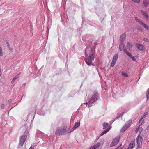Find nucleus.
Returning a JSON list of instances; mask_svg holds the SVG:
<instances>
[{
    "instance_id": "nucleus-1",
    "label": "nucleus",
    "mask_w": 149,
    "mask_h": 149,
    "mask_svg": "<svg viewBox=\"0 0 149 149\" xmlns=\"http://www.w3.org/2000/svg\"><path fill=\"white\" fill-rule=\"evenodd\" d=\"M69 130V128L67 127H61L56 130L55 133L58 135H62L70 133Z\"/></svg>"
},
{
    "instance_id": "nucleus-2",
    "label": "nucleus",
    "mask_w": 149,
    "mask_h": 149,
    "mask_svg": "<svg viewBox=\"0 0 149 149\" xmlns=\"http://www.w3.org/2000/svg\"><path fill=\"white\" fill-rule=\"evenodd\" d=\"M97 96L96 94H95L92 97V98L90 99L89 100V102L87 103L88 107L91 106V104L93 102H95L97 100Z\"/></svg>"
},
{
    "instance_id": "nucleus-3",
    "label": "nucleus",
    "mask_w": 149,
    "mask_h": 149,
    "mask_svg": "<svg viewBox=\"0 0 149 149\" xmlns=\"http://www.w3.org/2000/svg\"><path fill=\"white\" fill-rule=\"evenodd\" d=\"M136 141L137 143V147L141 148L142 146V138L141 136L138 135L136 138Z\"/></svg>"
},
{
    "instance_id": "nucleus-4",
    "label": "nucleus",
    "mask_w": 149,
    "mask_h": 149,
    "mask_svg": "<svg viewBox=\"0 0 149 149\" xmlns=\"http://www.w3.org/2000/svg\"><path fill=\"white\" fill-rule=\"evenodd\" d=\"M26 138L27 136L26 135H23L20 137L19 143V146H22L23 145Z\"/></svg>"
},
{
    "instance_id": "nucleus-5",
    "label": "nucleus",
    "mask_w": 149,
    "mask_h": 149,
    "mask_svg": "<svg viewBox=\"0 0 149 149\" xmlns=\"http://www.w3.org/2000/svg\"><path fill=\"white\" fill-rule=\"evenodd\" d=\"M120 136H119L115 138L111 144L110 146L111 147H113L116 145L119 142L120 139Z\"/></svg>"
},
{
    "instance_id": "nucleus-6",
    "label": "nucleus",
    "mask_w": 149,
    "mask_h": 149,
    "mask_svg": "<svg viewBox=\"0 0 149 149\" xmlns=\"http://www.w3.org/2000/svg\"><path fill=\"white\" fill-rule=\"evenodd\" d=\"M94 59V56L92 54H91L88 58L86 60V63L89 65L92 62V61Z\"/></svg>"
},
{
    "instance_id": "nucleus-7",
    "label": "nucleus",
    "mask_w": 149,
    "mask_h": 149,
    "mask_svg": "<svg viewBox=\"0 0 149 149\" xmlns=\"http://www.w3.org/2000/svg\"><path fill=\"white\" fill-rule=\"evenodd\" d=\"M132 121L131 120H129L128 122V124H126L122 128L121 130V131L122 132L125 131V130L129 127L131 123H132Z\"/></svg>"
},
{
    "instance_id": "nucleus-8",
    "label": "nucleus",
    "mask_w": 149,
    "mask_h": 149,
    "mask_svg": "<svg viewBox=\"0 0 149 149\" xmlns=\"http://www.w3.org/2000/svg\"><path fill=\"white\" fill-rule=\"evenodd\" d=\"M136 46L138 49L142 51H144L145 50V47L142 45L136 44Z\"/></svg>"
},
{
    "instance_id": "nucleus-9",
    "label": "nucleus",
    "mask_w": 149,
    "mask_h": 149,
    "mask_svg": "<svg viewBox=\"0 0 149 149\" xmlns=\"http://www.w3.org/2000/svg\"><path fill=\"white\" fill-rule=\"evenodd\" d=\"M101 144L100 143H98L93 146H91L89 149H96L101 145Z\"/></svg>"
},
{
    "instance_id": "nucleus-10",
    "label": "nucleus",
    "mask_w": 149,
    "mask_h": 149,
    "mask_svg": "<svg viewBox=\"0 0 149 149\" xmlns=\"http://www.w3.org/2000/svg\"><path fill=\"white\" fill-rule=\"evenodd\" d=\"M125 52L127 54L128 56L131 59L134 61H136V59L130 53H129L127 50H124Z\"/></svg>"
},
{
    "instance_id": "nucleus-11",
    "label": "nucleus",
    "mask_w": 149,
    "mask_h": 149,
    "mask_svg": "<svg viewBox=\"0 0 149 149\" xmlns=\"http://www.w3.org/2000/svg\"><path fill=\"white\" fill-rule=\"evenodd\" d=\"M80 125V123L79 122L78 123H76L75 125H74L73 127L72 128L70 132H72L75 130L77 128L79 127Z\"/></svg>"
},
{
    "instance_id": "nucleus-12",
    "label": "nucleus",
    "mask_w": 149,
    "mask_h": 149,
    "mask_svg": "<svg viewBox=\"0 0 149 149\" xmlns=\"http://www.w3.org/2000/svg\"><path fill=\"white\" fill-rule=\"evenodd\" d=\"M134 142L133 141H131L127 149H132L134 147Z\"/></svg>"
},
{
    "instance_id": "nucleus-13",
    "label": "nucleus",
    "mask_w": 149,
    "mask_h": 149,
    "mask_svg": "<svg viewBox=\"0 0 149 149\" xmlns=\"http://www.w3.org/2000/svg\"><path fill=\"white\" fill-rule=\"evenodd\" d=\"M143 129L141 127L139 126L138 128H137L135 132L136 133L139 132V135H140L141 132L143 131Z\"/></svg>"
},
{
    "instance_id": "nucleus-14",
    "label": "nucleus",
    "mask_w": 149,
    "mask_h": 149,
    "mask_svg": "<svg viewBox=\"0 0 149 149\" xmlns=\"http://www.w3.org/2000/svg\"><path fill=\"white\" fill-rule=\"evenodd\" d=\"M135 20L138 23H139L142 26L144 24V23L140 19H139L136 17H135Z\"/></svg>"
},
{
    "instance_id": "nucleus-15",
    "label": "nucleus",
    "mask_w": 149,
    "mask_h": 149,
    "mask_svg": "<svg viewBox=\"0 0 149 149\" xmlns=\"http://www.w3.org/2000/svg\"><path fill=\"white\" fill-rule=\"evenodd\" d=\"M141 12L142 14L144 15V16L146 19H149V17L147 15L145 11L142 10L141 11Z\"/></svg>"
},
{
    "instance_id": "nucleus-16",
    "label": "nucleus",
    "mask_w": 149,
    "mask_h": 149,
    "mask_svg": "<svg viewBox=\"0 0 149 149\" xmlns=\"http://www.w3.org/2000/svg\"><path fill=\"white\" fill-rule=\"evenodd\" d=\"M111 127H110V126L109 127L107 128V129L104 130L103 131V132L101 134L100 136H102L103 135H104V134H106L107 132L109 130L111 129Z\"/></svg>"
},
{
    "instance_id": "nucleus-17",
    "label": "nucleus",
    "mask_w": 149,
    "mask_h": 149,
    "mask_svg": "<svg viewBox=\"0 0 149 149\" xmlns=\"http://www.w3.org/2000/svg\"><path fill=\"white\" fill-rule=\"evenodd\" d=\"M143 4L144 6L147 7L149 4V1L146 0H144L143 1Z\"/></svg>"
},
{
    "instance_id": "nucleus-18",
    "label": "nucleus",
    "mask_w": 149,
    "mask_h": 149,
    "mask_svg": "<svg viewBox=\"0 0 149 149\" xmlns=\"http://www.w3.org/2000/svg\"><path fill=\"white\" fill-rule=\"evenodd\" d=\"M125 38V35L123 34L121 35L120 36V41H123L124 40Z\"/></svg>"
},
{
    "instance_id": "nucleus-19",
    "label": "nucleus",
    "mask_w": 149,
    "mask_h": 149,
    "mask_svg": "<svg viewBox=\"0 0 149 149\" xmlns=\"http://www.w3.org/2000/svg\"><path fill=\"white\" fill-rule=\"evenodd\" d=\"M19 76V74H18L17 75H16L13 79L11 82L12 83H13L15 81V80L17 79Z\"/></svg>"
},
{
    "instance_id": "nucleus-20",
    "label": "nucleus",
    "mask_w": 149,
    "mask_h": 149,
    "mask_svg": "<svg viewBox=\"0 0 149 149\" xmlns=\"http://www.w3.org/2000/svg\"><path fill=\"white\" fill-rule=\"evenodd\" d=\"M124 45L123 44L121 43L119 45V49L121 51L123 49Z\"/></svg>"
},
{
    "instance_id": "nucleus-21",
    "label": "nucleus",
    "mask_w": 149,
    "mask_h": 149,
    "mask_svg": "<svg viewBox=\"0 0 149 149\" xmlns=\"http://www.w3.org/2000/svg\"><path fill=\"white\" fill-rule=\"evenodd\" d=\"M109 124L107 122H104L103 124L102 125L103 127V129H105L106 128V127L108 126Z\"/></svg>"
},
{
    "instance_id": "nucleus-22",
    "label": "nucleus",
    "mask_w": 149,
    "mask_h": 149,
    "mask_svg": "<svg viewBox=\"0 0 149 149\" xmlns=\"http://www.w3.org/2000/svg\"><path fill=\"white\" fill-rule=\"evenodd\" d=\"M118 54H115L113 56L112 60L116 61L118 58Z\"/></svg>"
},
{
    "instance_id": "nucleus-23",
    "label": "nucleus",
    "mask_w": 149,
    "mask_h": 149,
    "mask_svg": "<svg viewBox=\"0 0 149 149\" xmlns=\"http://www.w3.org/2000/svg\"><path fill=\"white\" fill-rule=\"evenodd\" d=\"M142 26L147 30H149V26H147L144 23L143 25Z\"/></svg>"
},
{
    "instance_id": "nucleus-24",
    "label": "nucleus",
    "mask_w": 149,
    "mask_h": 149,
    "mask_svg": "<svg viewBox=\"0 0 149 149\" xmlns=\"http://www.w3.org/2000/svg\"><path fill=\"white\" fill-rule=\"evenodd\" d=\"M132 46V45L131 44L129 43H128L127 45V48H129V50H130V48H131Z\"/></svg>"
},
{
    "instance_id": "nucleus-25",
    "label": "nucleus",
    "mask_w": 149,
    "mask_h": 149,
    "mask_svg": "<svg viewBox=\"0 0 149 149\" xmlns=\"http://www.w3.org/2000/svg\"><path fill=\"white\" fill-rule=\"evenodd\" d=\"M147 112H145L143 114V116L142 118H141V119H142L143 118H144L146 117L147 115Z\"/></svg>"
},
{
    "instance_id": "nucleus-26",
    "label": "nucleus",
    "mask_w": 149,
    "mask_h": 149,
    "mask_svg": "<svg viewBox=\"0 0 149 149\" xmlns=\"http://www.w3.org/2000/svg\"><path fill=\"white\" fill-rule=\"evenodd\" d=\"M132 1L136 3L137 4H139L140 3V0H131Z\"/></svg>"
},
{
    "instance_id": "nucleus-27",
    "label": "nucleus",
    "mask_w": 149,
    "mask_h": 149,
    "mask_svg": "<svg viewBox=\"0 0 149 149\" xmlns=\"http://www.w3.org/2000/svg\"><path fill=\"white\" fill-rule=\"evenodd\" d=\"M121 74L122 75H123V76H124L125 77H128V75L125 72H122Z\"/></svg>"
},
{
    "instance_id": "nucleus-28",
    "label": "nucleus",
    "mask_w": 149,
    "mask_h": 149,
    "mask_svg": "<svg viewBox=\"0 0 149 149\" xmlns=\"http://www.w3.org/2000/svg\"><path fill=\"white\" fill-rule=\"evenodd\" d=\"M146 97L147 100L149 98V91L148 90L146 93Z\"/></svg>"
},
{
    "instance_id": "nucleus-29",
    "label": "nucleus",
    "mask_w": 149,
    "mask_h": 149,
    "mask_svg": "<svg viewBox=\"0 0 149 149\" xmlns=\"http://www.w3.org/2000/svg\"><path fill=\"white\" fill-rule=\"evenodd\" d=\"M8 47L10 50L11 51H12V48L10 47L9 45V44L8 45Z\"/></svg>"
},
{
    "instance_id": "nucleus-30",
    "label": "nucleus",
    "mask_w": 149,
    "mask_h": 149,
    "mask_svg": "<svg viewBox=\"0 0 149 149\" xmlns=\"http://www.w3.org/2000/svg\"><path fill=\"white\" fill-rule=\"evenodd\" d=\"M5 107V105L4 104H2L1 106V108L2 109H3Z\"/></svg>"
},
{
    "instance_id": "nucleus-31",
    "label": "nucleus",
    "mask_w": 149,
    "mask_h": 149,
    "mask_svg": "<svg viewBox=\"0 0 149 149\" xmlns=\"http://www.w3.org/2000/svg\"><path fill=\"white\" fill-rule=\"evenodd\" d=\"M114 65L115 64H114L112 63H111V67H113L114 66Z\"/></svg>"
},
{
    "instance_id": "nucleus-32",
    "label": "nucleus",
    "mask_w": 149,
    "mask_h": 149,
    "mask_svg": "<svg viewBox=\"0 0 149 149\" xmlns=\"http://www.w3.org/2000/svg\"><path fill=\"white\" fill-rule=\"evenodd\" d=\"M115 62H116V61H113L112 60L111 63H113L114 64H115Z\"/></svg>"
},
{
    "instance_id": "nucleus-33",
    "label": "nucleus",
    "mask_w": 149,
    "mask_h": 149,
    "mask_svg": "<svg viewBox=\"0 0 149 149\" xmlns=\"http://www.w3.org/2000/svg\"><path fill=\"white\" fill-rule=\"evenodd\" d=\"M33 148L32 147V146H31L30 147V148L29 149H33Z\"/></svg>"
},
{
    "instance_id": "nucleus-34",
    "label": "nucleus",
    "mask_w": 149,
    "mask_h": 149,
    "mask_svg": "<svg viewBox=\"0 0 149 149\" xmlns=\"http://www.w3.org/2000/svg\"><path fill=\"white\" fill-rule=\"evenodd\" d=\"M147 40V39L146 38H144V40L145 41H146V40Z\"/></svg>"
},
{
    "instance_id": "nucleus-35",
    "label": "nucleus",
    "mask_w": 149,
    "mask_h": 149,
    "mask_svg": "<svg viewBox=\"0 0 149 149\" xmlns=\"http://www.w3.org/2000/svg\"><path fill=\"white\" fill-rule=\"evenodd\" d=\"M123 148L121 147V148H120L119 149H123Z\"/></svg>"
},
{
    "instance_id": "nucleus-36",
    "label": "nucleus",
    "mask_w": 149,
    "mask_h": 149,
    "mask_svg": "<svg viewBox=\"0 0 149 149\" xmlns=\"http://www.w3.org/2000/svg\"><path fill=\"white\" fill-rule=\"evenodd\" d=\"M116 119H118V117H116Z\"/></svg>"
},
{
    "instance_id": "nucleus-37",
    "label": "nucleus",
    "mask_w": 149,
    "mask_h": 149,
    "mask_svg": "<svg viewBox=\"0 0 149 149\" xmlns=\"http://www.w3.org/2000/svg\"><path fill=\"white\" fill-rule=\"evenodd\" d=\"M148 91H149V89L148 90Z\"/></svg>"
}]
</instances>
